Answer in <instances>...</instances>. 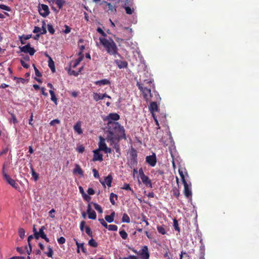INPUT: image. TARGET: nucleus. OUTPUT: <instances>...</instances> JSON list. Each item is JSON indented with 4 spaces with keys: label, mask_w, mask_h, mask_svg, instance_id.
Returning a JSON list of instances; mask_svg holds the SVG:
<instances>
[{
    "label": "nucleus",
    "mask_w": 259,
    "mask_h": 259,
    "mask_svg": "<svg viewBox=\"0 0 259 259\" xmlns=\"http://www.w3.org/2000/svg\"><path fill=\"white\" fill-rule=\"evenodd\" d=\"M107 141L110 145H112L115 141H119L121 139H126L124 127L117 122L108 121L107 123Z\"/></svg>",
    "instance_id": "obj_1"
},
{
    "label": "nucleus",
    "mask_w": 259,
    "mask_h": 259,
    "mask_svg": "<svg viewBox=\"0 0 259 259\" xmlns=\"http://www.w3.org/2000/svg\"><path fill=\"white\" fill-rule=\"evenodd\" d=\"M153 81L144 80L143 83L137 82V85L139 89L142 93L144 99L147 102L150 100L152 97L151 95V90L155 88Z\"/></svg>",
    "instance_id": "obj_2"
},
{
    "label": "nucleus",
    "mask_w": 259,
    "mask_h": 259,
    "mask_svg": "<svg viewBox=\"0 0 259 259\" xmlns=\"http://www.w3.org/2000/svg\"><path fill=\"white\" fill-rule=\"evenodd\" d=\"M99 40L101 44L106 49L107 52L110 55L116 56L117 55L120 58H122L118 52L117 47L112 38L108 39L105 38L100 37Z\"/></svg>",
    "instance_id": "obj_3"
},
{
    "label": "nucleus",
    "mask_w": 259,
    "mask_h": 259,
    "mask_svg": "<svg viewBox=\"0 0 259 259\" xmlns=\"http://www.w3.org/2000/svg\"><path fill=\"white\" fill-rule=\"evenodd\" d=\"M38 9L39 14L43 17H47L50 13L49 8L46 5L39 4Z\"/></svg>",
    "instance_id": "obj_4"
},
{
    "label": "nucleus",
    "mask_w": 259,
    "mask_h": 259,
    "mask_svg": "<svg viewBox=\"0 0 259 259\" xmlns=\"http://www.w3.org/2000/svg\"><path fill=\"white\" fill-rule=\"evenodd\" d=\"M19 49L20 52L24 53H28L30 56H33L36 52L33 48L31 47L30 43H28L24 46L20 47Z\"/></svg>",
    "instance_id": "obj_5"
},
{
    "label": "nucleus",
    "mask_w": 259,
    "mask_h": 259,
    "mask_svg": "<svg viewBox=\"0 0 259 259\" xmlns=\"http://www.w3.org/2000/svg\"><path fill=\"white\" fill-rule=\"evenodd\" d=\"M146 162L150 166H155L157 162L156 154L153 153L151 155L146 156Z\"/></svg>",
    "instance_id": "obj_6"
},
{
    "label": "nucleus",
    "mask_w": 259,
    "mask_h": 259,
    "mask_svg": "<svg viewBox=\"0 0 259 259\" xmlns=\"http://www.w3.org/2000/svg\"><path fill=\"white\" fill-rule=\"evenodd\" d=\"M184 186V193L185 197L187 198H191L192 191L190 186L187 182L183 183Z\"/></svg>",
    "instance_id": "obj_7"
},
{
    "label": "nucleus",
    "mask_w": 259,
    "mask_h": 259,
    "mask_svg": "<svg viewBox=\"0 0 259 259\" xmlns=\"http://www.w3.org/2000/svg\"><path fill=\"white\" fill-rule=\"evenodd\" d=\"M139 255L141 259H149L150 255L148 247L147 246H143L141 249V252H139Z\"/></svg>",
    "instance_id": "obj_8"
},
{
    "label": "nucleus",
    "mask_w": 259,
    "mask_h": 259,
    "mask_svg": "<svg viewBox=\"0 0 259 259\" xmlns=\"http://www.w3.org/2000/svg\"><path fill=\"white\" fill-rule=\"evenodd\" d=\"M4 179L9 184L15 189H18L19 188V185L16 182L15 180L12 179L9 175H6Z\"/></svg>",
    "instance_id": "obj_9"
},
{
    "label": "nucleus",
    "mask_w": 259,
    "mask_h": 259,
    "mask_svg": "<svg viewBox=\"0 0 259 259\" xmlns=\"http://www.w3.org/2000/svg\"><path fill=\"white\" fill-rule=\"evenodd\" d=\"M87 213L88 214L89 219L92 220H95L96 219V213L94 210L92 209V207L90 203L88 205Z\"/></svg>",
    "instance_id": "obj_10"
},
{
    "label": "nucleus",
    "mask_w": 259,
    "mask_h": 259,
    "mask_svg": "<svg viewBox=\"0 0 259 259\" xmlns=\"http://www.w3.org/2000/svg\"><path fill=\"white\" fill-rule=\"evenodd\" d=\"M130 159H131V162L133 164H136L137 163V151L134 149L132 148L130 153Z\"/></svg>",
    "instance_id": "obj_11"
},
{
    "label": "nucleus",
    "mask_w": 259,
    "mask_h": 259,
    "mask_svg": "<svg viewBox=\"0 0 259 259\" xmlns=\"http://www.w3.org/2000/svg\"><path fill=\"white\" fill-rule=\"evenodd\" d=\"M99 150H95L93 151L94 152V157L93 160L94 161H103V155L99 152Z\"/></svg>",
    "instance_id": "obj_12"
},
{
    "label": "nucleus",
    "mask_w": 259,
    "mask_h": 259,
    "mask_svg": "<svg viewBox=\"0 0 259 259\" xmlns=\"http://www.w3.org/2000/svg\"><path fill=\"white\" fill-rule=\"evenodd\" d=\"M114 62L119 69L126 68L128 66V63L125 61L116 59L114 60Z\"/></svg>",
    "instance_id": "obj_13"
},
{
    "label": "nucleus",
    "mask_w": 259,
    "mask_h": 259,
    "mask_svg": "<svg viewBox=\"0 0 259 259\" xmlns=\"http://www.w3.org/2000/svg\"><path fill=\"white\" fill-rule=\"evenodd\" d=\"M107 120L108 121H117L119 119L120 116L116 113H111L106 117Z\"/></svg>",
    "instance_id": "obj_14"
},
{
    "label": "nucleus",
    "mask_w": 259,
    "mask_h": 259,
    "mask_svg": "<svg viewBox=\"0 0 259 259\" xmlns=\"http://www.w3.org/2000/svg\"><path fill=\"white\" fill-rule=\"evenodd\" d=\"M112 176L111 175H109L108 176L105 177L104 182H101V184L103 186H105V184L108 186V187H110L111 186V183L112 182Z\"/></svg>",
    "instance_id": "obj_15"
},
{
    "label": "nucleus",
    "mask_w": 259,
    "mask_h": 259,
    "mask_svg": "<svg viewBox=\"0 0 259 259\" xmlns=\"http://www.w3.org/2000/svg\"><path fill=\"white\" fill-rule=\"evenodd\" d=\"M141 179L143 184H145L146 186H148L149 188L152 187L151 181L148 177L146 176V175L143 176H142V177L141 178Z\"/></svg>",
    "instance_id": "obj_16"
},
{
    "label": "nucleus",
    "mask_w": 259,
    "mask_h": 259,
    "mask_svg": "<svg viewBox=\"0 0 259 259\" xmlns=\"http://www.w3.org/2000/svg\"><path fill=\"white\" fill-rule=\"evenodd\" d=\"M149 109L150 113H153L158 111V107L156 102H152L149 106Z\"/></svg>",
    "instance_id": "obj_17"
},
{
    "label": "nucleus",
    "mask_w": 259,
    "mask_h": 259,
    "mask_svg": "<svg viewBox=\"0 0 259 259\" xmlns=\"http://www.w3.org/2000/svg\"><path fill=\"white\" fill-rule=\"evenodd\" d=\"M74 174H78L81 177L83 176V171L79 164H75V167L73 170Z\"/></svg>",
    "instance_id": "obj_18"
},
{
    "label": "nucleus",
    "mask_w": 259,
    "mask_h": 259,
    "mask_svg": "<svg viewBox=\"0 0 259 259\" xmlns=\"http://www.w3.org/2000/svg\"><path fill=\"white\" fill-rule=\"evenodd\" d=\"M106 147H107V145L105 143V140L102 137H100V142L99 143V149L101 151H103Z\"/></svg>",
    "instance_id": "obj_19"
},
{
    "label": "nucleus",
    "mask_w": 259,
    "mask_h": 259,
    "mask_svg": "<svg viewBox=\"0 0 259 259\" xmlns=\"http://www.w3.org/2000/svg\"><path fill=\"white\" fill-rule=\"evenodd\" d=\"M83 56H79L78 58L76 59L74 62H71L70 63V65L73 68H76L79 65L80 62L83 60Z\"/></svg>",
    "instance_id": "obj_20"
},
{
    "label": "nucleus",
    "mask_w": 259,
    "mask_h": 259,
    "mask_svg": "<svg viewBox=\"0 0 259 259\" xmlns=\"http://www.w3.org/2000/svg\"><path fill=\"white\" fill-rule=\"evenodd\" d=\"M47 57H49V61H48V66L51 69L52 72L54 73L55 72V66L54 62L53 59L50 57L48 55H46Z\"/></svg>",
    "instance_id": "obj_21"
},
{
    "label": "nucleus",
    "mask_w": 259,
    "mask_h": 259,
    "mask_svg": "<svg viewBox=\"0 0 259 259\" xmlns=\"http://www.w3.org/2000/svg\"><path fill=\"white\" fill-rule=\"evenodd\" d=\"M74 240L75 241L76 245V246L77 247V253H79V252H80L79 248H81L82 251L83 253H86V249H85V248L84 247V244L83 243H78L77 240L76 239H74Z\"/></svg>",
    "instance_id": "obj_22"
},
{
    "label": "nucleus",
    "mask_w": 259,
    "mask_h": 259,
    "mask_svg": "<svg viewBox=\"0 0 259 259\" xmlns=\"http://www.w3.org/2000/svg\"><path fill=\"white\" fill-rule=\"evenodd\" d=\"M95 83L96 85H98L99 86H102V85H104L110 84V82L109 80H108L107 79H102L100 80L96 81L95 82Z\"/></svg>",
    "instance_id": "obj_23"
},
{
    "label": "nucleus",
    "mask_w": 259,
    "mask_h": 259,
    "mask_svg": "<svg viewBox=\"0 0 259 259\" xmlns=\"http://www.w3.org/2000/svg\"><path fill=\"white\" fill-rule=\"evenodd\" d=\"M115 215V212L113 211L110 215H107L105 217V220L109 223H111L114 221V218Z\"/></svg>",
    "instance_id": "obj_24"
},
{
    "label": "nucleus",
    "mask_w": 259,
    "mask_h": 259,
    "mask_svg": "<svg viewBox=\"0 0 259 259\" xmlns=\"http://www.w3.org/2000/svg\"><path fill=\"white\" fill-rule=\"evenodd\" d=\"M73 129L79 135L81 134L82 133V131L81 128V123L80 122L78 121L77 122L76 124L74 125Z\"/></svg>",
    "instance_id": "obj_25"
},
{
    "label": "nucleus",
    "mask_w": 259,
    "mask_h": 259,
    "mask_svg": "<svg viewBox=\"0 0 259 259\" xmlns=\"http://www.w3.org/2000/svg\"><path fill=\"white\" fill-rule=\"evenodd\" d=\"M49 93L51 95V100L55 104V105H57L58 103H57V101H58V99L56 97V95H55V94L54 93V92L52 90H50L49 91Z\"/></svg>",
    "instance_id": "obj_26"
},
{
    "label": "nucleus",
    "mask_w": 259,
    "mask_h": 259,
    "mask_svg": "<svg viewBox=\"0 0 259 259\" xmlns=\"http://www.w3.org/2000/svg\"><path fill=\"white\" fill-rule=\"evenodd\" d=\"M119 141H115L114 143L112 145L113 146V148L115 149V151L118 153L119 154L117 155V157H119L120 155V147L119 145Z\"/></svg>",
    "instance_id": "obj_27"
},
{
    "label": "nucleus",
    "mask_w": 259,
    "mask_h": 259,
    "mask_svg": "<svg viewBox=\"0 0 259 259\" xmlns=\"http://www.w3.org/2000/svg\"><path fill=\"white\" fill-rule=\"evenodd\" d=\"M46 229V228L44 226H42L40 227V228L39 230V232H38L37 234H38V238L39 237H41L42 238L43 237H45L46 235L45 234L44 232V230Z\"/></svg>",
    "instance_id": "obj_28"
},
{
    "label": "nucleus",
    "mask_w": 259,
    "mask_h": 259,
    "mask_svg": "<svg viewBox=\"0 0 259 259\" xmlns=\"http://www.w3.org/2000/svg\"><path fill=\"white\" fill-rule=\"evenodd\" d=\"M81 69H82V68H80L79 70H78V71H75L74 70H71L70 68H69L68 69V73L70 75H73L75 76H77L78 75L79 73L81 71Z\"/></svg>",
    "instance_id": "obj_29"
},
{
    "label": "nucleus",
    "mask_w": 259,
    "mask_h": 259,
    "mask_svg": "<svg viewBox=\"0 0 259 259\" xmlns=\"http://www.w3.org/2000/svg\"><path fill=\"white\" fill-rule=\"evenodd\" d=\"M117 195L113 193H111L110 195V201L112 205H115V202L114 198H115L116 200L117 199Z\"/></svg>",
    "instance_id": "obj_30"
},
{
    "label": "nucleus",
    "mask_w": 259,
    "mask_h": 259,
    "mask_svg": "<svg viewBox=\"0 0 259 259\" xmlns=\"http://www.w3.org/2000/svg\"><path fill=\"white\" fill-rule=\"evenodd\" d=\"M65 3L66 2L65 0H56V4L57 5L59 9H61L65 4Z\"/></svg>",
    "instance_id": "obj_31"
},
{
    "label": "nucleus",
    "mask_w": 259,
    "mask_h": 259,
    "mask_svg": "<svg viewBox=\"0 0 259 259\" xmlns=\"http://www.w3.org/2000/svg\"><path fill=\"white\" fill-rule=\"evenodd\" d=\"M93 99L96 101H98L100 100H102L101 94H98L97 93H93Z\"/></svg>",
    "instance_id": "obj_32"
},
{
    "label": "nucleus",
    "mask_w": 259,
    "mask_h": 259,
    "mask_svg": "<svg viewBox=\"0 0 259 259\" xmlns=\"http://www.w3.org/2000/svg\"><path fill=\"white\" fill-rule=\"evenodd\" d=\"M172 194H173V195L174 196H175L176 198H178L180 196V191H179V189L177 188V187H175L172 189Z\"/></svg>",
    "instance_id": "obj_33"
},
{
    "label": "nucleus",
    "mask_w": 259,
    "mask_h": 259,
    "mask_svg": "<svg viewBox=\"0 0 259 259\" xmlns=\"http://www.w3.org/2000/svg\"><path fill=\"white\" fill-rule=\"evenodd\" d=\"M130 218L126 213H124L122 218V222L123 223H129L130 222Z\"/></svg>",
    "instance_id": "obj_34"
},
{
    "label": "nucleus",
    "mask_w": 259,
    "mask_h": 259,
    "mask_svg": "<svg viewBox=\"0 0 259 259\" xmlns=\"http://www.w3.org/2000/svg\"><path fill=\"white\" fill-rule=\"evenodd\" d=\"M157 231L158 232L162 234V235H164L166 234V231H165V228L163 227V226H158L157 227Z\"/></svg>",
    "instance_id": "obj_35"
},
{
    "label": "nucleus",
    "mask_w": 259,
    "mask_h": 259,
    "mask_svg": "<svg viewBox=\"0 0 259 259\" xmlns=\"http://www.w3.org/2000/svg\"><path fill=\"white\" fill-rule=\"evenodd\" d=\"M88 244L92 247H97L98 246L97 242L93 238L89 240Z\"/></svg>",
    "instance_id": "obj_36"
},
{
    "label": "nucleus",
    "mask_w": 259,
    "mask_h": 259,
    "mask_svg": "<svg viewBox=\"0 0 259 259\" xmlns=\"http://www.w3.org/2000/svg\"><path fill=\"white\" fill-rule=\"evenodd\" d=\"M33 238V235H30L29 236V237H28V239H27V241L28 242V244H29V248H30V250H27V253L30 255V252H31V249H32V247H31V245L30 244V241Z\"/></svg>",
    "instance_id": "obj_37"
},
{
    "label": "nucleus",
    "mask_w": 259,
    "mask_h": 259,
    "mask_svg": "<svg viewBox=\"0 0 259 259\" xmlns=\"http://www.w3.org/2000/svg\"><path fill=\"white\" fill-rule=\"evenodd\" d=\"M95 209L97 210L99 213H102L103 212V209L101 207V206L99 205L97 203H93Z\"/></svg>",
    "instance_id": "obj_38"
},
{
    "label": "nucleus",
    "mask_w": 259,
    "mask_h": 259,
    "mask_svg": "<svg viewBox=\"0 0 259 259\" xmlns=\"http://www.w3.org/2000/svg\"><path fill=\"white\" fill-rule=\"evenodd\" d=\"M119 235L123 239H126L127 238V234L124 230L119 231Z\"/></svg>",
    "instance_id": "obj_39"
},
{
    "label": "nucleus",
    "mask_w": 259,
    "mask_h": 259,
    "mask_svg": "<svg viewBox=\"0 0 259 259\" xmlns=\"http://www.w3.org/2000/svg\"><path fill=\"white\" fill-rule=\"evenodd\" d=\"M121 189L126 190H130L132 192V193H134V190L131 188L130 184H124V185H123V187L121 188Z\"/></svg>",
    "instance_id": "obj_40"
},
{
    "label": "nucleus",
    "mask_w": 259,
    "mask_h": 259,
    "mask_svg": "<svg viewBox=\"0 0 259 259\" xmlns=\"http://www.w3.org/2000/svg\"><path fill=\"white\" fill-rule=\"evenodd\" d=\"M31 175L32 177L34 178L35 181H37L38 179V175L34 171L33 167L31 168Z\"/></svg>",
    "instance_id": "obj_41"
},
{
    "label": "nucleus",
    "mask_w": 259,
    "mask_h": 259,
    "mask_svg": "<svg viewBox=\"0 0 259 259\" xmlns=\"http://www.w3.org/2000/svg\"><path fill=\"white\" fill-rule=\"evenodd\" d=\"M179 175L181 178V179H182V182L184 183L185 182H186V180H185V175H184V172L182 170V168H179Z\"/></svg>",
    "instance_id": "obj_42"
},
{
    "label": "nucleus",
    "mask_w": 259,
    "mask_h": 259,
    "mask_svg": "<svg viewBox=\"0 0 259 259\" xmlns=\"http://www.w3.org/2000/svg\"><path fill=\"white\" fill-rule=\"evenodd\" d=\"M14 79L16 80L17 83L21 82L22 83H25L26 82H27L26 79H25L23 78H21V77L19 78V77H14Z\"/></svg>",
    "instance_id": "obj_43"
},
{
    "label": "nucleus",
    "mask_w": 259,
    "mask_h": 259,
    "mask_svg": "<svg viewBox=\"0 0 259 259\" xmlns=\"http://www.w3.org/2000/svg\"><path fill=\"white\" fill-rule=\"evenodd\" d=\"M107 229L110 231H115L117 230L118 227L115 225H108Z\"/></svg>",
    "instance_id": "obj_44"
},
{
    "label": "nucleus",
    "mask_w": 259,
    "mask_h": 259,
    "mask_svg": "<svg viewBox=\"0 0 259 259\" xmlns=\"http://www.w3.org/2000/svg\"><path fill=\"white\" fill-rule=\"evenodd\" d=\"M85 233L90 237L93 236V232L91 228L89 226H87L85 228Z\"/></svg>",
    "instance_id": "obj_45"
},
{
    "label": "nucleus",
    "mask_w": 259,
    "mask_h": 259,
    "mask_svg": "<svg viewBox=\"0 0 259 259\" xmlns=\"http://www.w3.org/2000/svg\"><path fill=\"white\" fill-rule=\"evenodd\" d=\"M174 227L176 230L178 231V232L180 231V229L179 227L178 222L176 219L174 220Z\"/></svg>",
    "instance_id": "obj_46"
},
{
    "label": "nucleus",
    "mask_w": 259,
    "mask_h": 259,
    "mask_svg": "<svg viewBox=\"0 0 259 259\" xmlns=\"http://www.w3.org/2000/svg\"><path fill=\"white\" fill-rule=\"evenodd\" d=\"M25 230L23 228H20L19 229V235L21 239H23L25 236Z\"/></svg>",
    "instance_id": "obj_47"
},
{
    "label": "nucleus",
    "mask_w": 259,
    "mask_h": 259,
    "mask_svg": "<svg viewBox=\"0 0 259 259\" xmlns=\"http://www.w3.org/2000/svg\"><path fill=\"white\" fill-rule=\"evenodd\" d=\"M48 29L49 32L51 34H53L55 33V29L53 28V26L51 24L48 25Z\"/></svg>",
    "instance_id": "obj_48"
},
{
    "label": "nucleus",
    "mask_w": 259,
    "mask_h": 259,
    "mask_svg": "<svg viewBox=\"0 0 259 259\" xmlns=\"http://www.w3.org/2000/svg\"><path fill=\"white\" fill-rule=\"evenodd\" d=\"M98 221L100 222V223L103 226H104L106 228H107L108 225L103 219H99Z\"/></svg>",
    "instance_id": "obj_49"
},
{
    "label": "nucleus",
    "mask_w": 259,
    "mask_h": 259,
    "mask_svg": "<svg viewBox=\"0 0 259 259\" xmlns=\"http://www.w3.org/2000/svg\"><path fill=\"white\" fill-rule=\"evenodd\" d=\"M10 121L12 122L14 124H16L18 122V120L16 118V117L14 114H11V118Z\"/></svg>",
    "instance_id": "obj_50"
},
{
    "label": "nucleus",
    "mask_w": 259,
    "mask_h": 259,
    "mask_svg": "<svg viewBox=\"0 0 259 259\" xmlns=\"http://www.w3.org/2000/svg\"><path fill=\"white\" fill-rule=\"evenodd\" d=\"M0 9L7 11H10L11 10L10 7L3 4L0 5Z\"/></svg>",
    "instance_id": "obj_51"
},
{
    "label": "nucleus",
    "mask_w": 259,
    "mask_h": 259,
    "mask_svg": "<svg viewBox=\"0 0 259 259\" xmlns=\"http://www.w3.org/2000/svg\"><path fill=\"white\" fill-rule=\"evenodd\" d=\"M48 249L49 251L47 253H46V254L48 257H52L53 254V249L50 246H49Z\"/></svg>",
    "instance_id": "obj_52"
},
{
    "label": "nucleus",
    "mask_w": 259,
    "mask_h": 259,
    "mask_svg": "<svg viewBox=\"0 0 259 259\" xmlns=\"http://www.w3.org/2000/svg\"><path fill=\"white\" fill-rule=\"evenodd\" d=\"M125 10L127 14L131 15L133 13V10L130 7H125Z\"/></svg>",
    "instance_id": "obj_53"
},
{
    "label": "nucleus",
    "mask_w": 259,
    "mask_h": 259,
    "mask_svg": "<svg viewBox=\"0 0 259 259\" xmlns=\"http://www.w3.org/2000/svg\"><path fill=\"white\" fill-rule=\"evenodd\" d=\"M107 6H108L109 10L111 11H116V9L115 8H114L111 4L106 2Z\"/></svg>",
    "instance_id": "obj_54"
},
{
    "label": "nucleus",
    "mask_w": 259,
    "mask_h": 259,
    "mask_svg": "<svg viewBox=\"0 0 259 259\" xmlns=\"http://www.w3.org/2000/svg\"><path fill=\"white\" fill-rule=\"evenodd\" d=\"M65 241H66V239L64 237H61L58 239V242L60 244H63L65 243Z\"/></svg>",
    "instance_id": "obj_55"
},
{
    "label": "nucleus",
    "mask_w": 259,
    "mask_h": 259,
    "mask_svg": "<svg viewBox=\"0 0 259 259\" xmlns=\"http://www.w3.org/2000/svg\"><path fill=\"white\" fill-rule=\"evenodd\" d=\"M33 66H34V69L35 71V75L38 77H41V73L39 71V70L37 69V68L34 65H33Z\"/></svg>",
    "instance_id": "obj_56"
},
{
    "label": "nucleus",
    "mask_w": 259,
    "mask_h": 259,
    "mask_svg": "<svg viewBox=\"0 0 259 259\" xmlns=\"http://www.w3.org/2000/svg\"><path fill=\"white\" fill-rule=\"evenodd\" d=\"M33 232L34 233V236L36 239H38V234H37L38 232L35 229V225L33 226Z\"/></svg>",
    "instance_id": "obj_57"
},
{
    "label": "nucleus",
    "mask_w": 259,
    "mask_h": 259,
    "mask_svg": "<svg viewBox=\"0 0 259 259\" xmlns=\"http://www.w3.org/2000/svg\"><path fill=\"white\" fill-rule=\"evenodd\" d=\"M20 63L21 65L25 68H28L29 67V65L28 64L26 63L24 60H20Z\"/></svg>",
    "instance_id": "obj_58"
},
{
    "label": "nucleus",
    "mask_w": 259,
    "mask_h": 259,
    "mask_svg": "<svg viewBox=\"0 0 259 259\" xmlns=\"http://www.w3.org/2000/svg\"><path fill=\"white\" fill-rule=\"evenodd\" d=\"M142 221L145 223L146 226H148L149 225L148 220L147 219L146 215L144 214L142 215Z\"/></svg>",
    "instance_id": "obj_59"
},
{
    "label": "nucleus",
    "mask_w": 259,
    "mask_h": 259,
    "mask_svg": "<svg viewBox=\"0 0 259 259\" xmlns=\"http://www.w3.org/2000/svg\"><path fill=\"white\" fill-rule=\"evenodd\" d=\"M97 31L100 33L102 36H103L104 37H105L107 36L106 34L105 33V32L100 28V27H98L97 28Z\"/></svg>",
    "instance_id": "obj_60"
},
{
    "label": "nucleus",
    "mask_w": 259,
    "mask_h": 259,
    "mask_svg": "<svg viewBox=\"0 0 259 259\" xmlns=\"http://www.w3.org/2000/svg\"><path fill=\"white\" fill-rule=\"evenodd\" d=\"M82 197L84 199V200H85V201H88V202L90 201L91 197L88 196L85 193L83 194L82 195Z\"/></svg>",
    "instance_id": "obj_61"
},
{
    "label": "nucleus",
    "mask_w": 259,
    "mask_h": 259,
    "mask_svg": "<svg viewBox=\"0 0 259 259\" xmlns=\"http://www.w3.org/2000/svg\"><path fill=\"white\" fill-rule=\"evenodd\" d=\"M60 123V121L58 119H54V120H52L50 122V124L51 125H54L56 123L59 124Z\"/></svg>",
    "instance_id": "obj_62"
},
{
    "label": "nucleus",
    "mask_w": 259,
    "mask_h": 259,
    "mask_svg": "<svg viewBox=\"0 0 259 259\" xmlns=\"http://www.w3.org/2000/svg\"><path fill=\"white\" fill-rule=\"evenodd\" d=\"M77 151L79 153H82L84 151V148L83 146L80 145L77 148Z\"/></svg>",
    "instance_id": "obj_63"
},
{
    "label": "nucleus",
    "mask_w": 259,
    "mask_h": 259,
    "mask_svg": "<svg viewBox=\"0 0 259 259\" xmlns=\"http://www.w3.org/2000/svg\"><path fill=\"white\" fill-rule=\"evenodd\" d=\"M65 30L63 31V32L67 34L69 33L71 31V28L67 25H65Z\"/></svg>",
    "instance_id": "obj_64"
}]
</instances>
